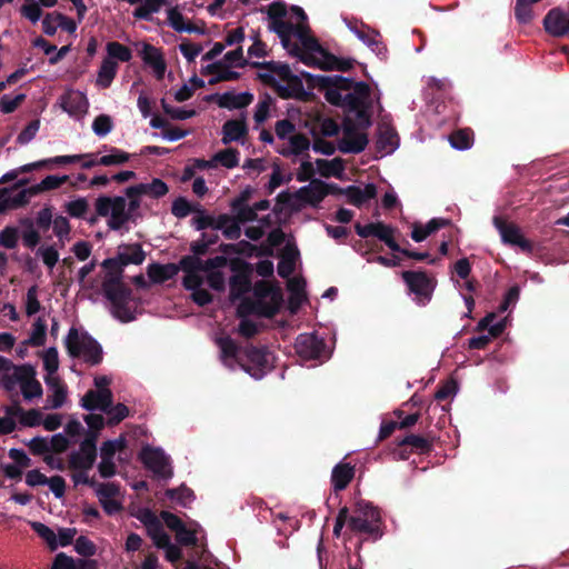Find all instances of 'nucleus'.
Masks as SVG:
<instances>
[{
    "mask_svg": "<svg viewBox=\"0 0 569 569\" xmlns=\"http://www.w3.org/2000/svg\"><path fill=\"white\" fill-rule=\"evenodd\" d=\"M220 349V360L229 369L237 366L252 378L262 379L273 368V356L266 346L257 347L252 343L239 346L231 337L220 336L214 339Z\"/></svg>",
    "mask_w": 569,
    "mask_h": 569,
    "instance_id": "1",
    "label": "nucleus"
},
{
    "mask_svg": "<svg viewBox=\"0 0 569 569\" xmlns=\"http://www.w3.org/2000/svg\"><path fill=\"white\" fill-rule=\"evenodd\" d=\"M102 291L111 303L114 318L122 322H130L136 319L134 311L130 307L132 289L119 279V277L104 278L102 281Z\"/></svg>",
    "mask_w": 569,
    "mask_h": 569,
    "instance_id": "2",
    "label": "nucleus"
},
{
    "mask_svg": "<svg viewBox=\"0 0 569 569\" xmlns=\"http://www.w3.org/2000/svg\"><path fill=\"white\" fill-rule=\"evenodd\" d=\"M64 345L70 357H82L90 366L101 363L103 358L102 347L88 332L79 335L77 328L71 327L66 337Z\"/></svg>",
    "mask_w": 569,
    "mask_h": 569,
    "instance_id": "3",
    "label": "nucleus"
},
{
    "mask_svg": "<svg viewBox=\"0 0 569 569\" xmlns=\"http://www.w3.org/2000/svg\"><path fill=\"white\" fill-rule=\"evenodd\" d=\"M348 113H355L357 128L367 129L371 126L373 100L371 89L367 82L358 81L355 92H348Z\"/></svg>",
    "mask_w": 569,
    "mask_h": 569,
    "instance_id": "4",
    "label": "nucleus"
},
{
    "mask_svg": "<svg viewBox=\"0 0 569 569\" xmlns=\"http://www.w3.org/2000/svg\"><path fill=\"white\" fill-rule=\"evenodd\" d=\"M94 208L99 217H109L107 224L111 230H121L126 223L131 222L127 199L122 196H100L96 199Z\"/></svg>",
    "mask_w": 569,
    "mask_h": 569,
    "instance_id": "5",
    "label": "nucleus"
},
{
    "mask_svg": "<svg viewBox=\"0 0 569 569\" xmlns=\"http://www.w3.org/2000/svg\"><path fill=\"white\" fill-rule=\"evenodd\" d=\"M229 266L233 272L229 279L230 300L234 302L252 289L250 278L252 268L248 262L240 258L231 259Z\"/></svg>",
    "mask_w": 569,
    "mask_h": 569,
    "instance_id": "6",
    "label": "nucleus"
},
{
    "mask_svg": "<svg viewBox=\"0 0 569 569\" xmlns=\"http://www.w3.org/2000/svg\"><path fill=\"white\" fill-rule=\"evenodd\" d=\"M401 278L419 303L426 305L431 300L436 280L429 277L426 271H402Z\"/></svg>",
    "mask_w": 569,
    "mask_h": 569,
    "instance_id": "7",
    "label": "nucleus"
},
{
    "mask_svg": "<svg viewBox=\"0 0 569 569\" xmlns=\"http://www.w3.org/2000/svg\"><path fill=\"white\" fill-rule=\"evenodd\" d=\"M97 460V433L86 432L79 450L69 455L68 466L72 470H90Z\"/></svg>",
    "mask_w": 569,
    "mask_h": 569,
    "instance_id": "8",
    "label": "nucleus"
},
{
    "mask_svg": "<svg viewBox=\"0 0 569 569\" xmlns=\"http://www.w3.org/2000/svg\"><path fill=\"white\" fill-rule=\"evenodd\" d=\"M139 459L159 479L167 480L173 476L170 459L160 448L143 447L139 453Z\"/></svg>",
    "mask_w": 569,
    "mask_h": 569,
    "instance_id": "9",
    "label": "nucleus"
},
{
    "mask_svg": "<svg viewBox=\"0 0 569 569\" xmlns=\"http://www.w3.org/2000/svg\"><path fill=\"white\" fill-rule=\"evenodd\" d=\"M492 222L505 244L518 247L526 253L533 251V243L523 237L520 228L516 223L508 222L500 216H495Z\"/></svg>",
    "mask_w": 569,
    "mask_h": 569,
    "instance_id": "10",
    "label": "nucleus"
},
{
    "mask_svg": "<svg viewBox=\"0 0 569 569\" xmlns=\"http://www.w3.org/2000/svg\"><path fill=\"white\" fill-rule=\"evenodd\" d=\"M368 136L359 133L357 126L352 119L346 117L343 119V137L339 140L338 149L342 153H360L368 144Z\"/></svg>",
    "mask_w": 569,
    "mask_h": 569,
    "instance_id": "11",
    "label": "nucleus"
},
{
    "mask_svg": "<svg viewBox=\"0 0 569 569\" xmlns=\"http://www.w3.org/2000/svg\"><path fill=\"white\" fill-rule=\"evenodd\" d=\"M325 347V340L316 333H300L295 342V350L303 360L319 359Z\"/></svg>",
    "mask_w": 569,
    "mask_h": 569,
    "instance_id": "12",
    "label": "nucleus"
},
{
    "mask_svg": "<svg viewBox=\"0 0 569 569\" xmlns=\"http://www.w3.org/2000/svg\"><path fill=\"white\" fill-rule=\"evenodd\" d=\"M301 76L307 80L308 84L312 88L315 87H335L340 92L341 91H350L355 92V88L358 82L351 78H346L342 76H315L309 72H302Z\"/></svg>",
    "mask_w": 569,
    "mask_h": 569,
    "instance_id": "13",
    "label": "nucleus"
},
{
    "mask_svg": "<svg viewBox=\"0 0 569 569\" xmlns=\"http://www.w3.org/2000/svg\"><path fill=\"white\" fill-rule=\"evenodd\" d=\"M206 100L208 102L216 101L220 108H226L229 110L242 109L248 107L252 102L253 94L250 92L234 93L228 91L222 94L213 93L207 96Z\"/></svg>",
    "mask_w": 569,
    "mask_h": 569,
    "instance_id": "14",
    "label": "nucleus"
},
{
    "mask_svg": "<svg viewBox=\"0 0 569 569\" xmlns=\"http://www.w3.org/2000/svg\"><path fill=\"white\" fill-rule=\"evenodd\" d=\"M253 295L257 300L270 298V302H267V307H273L274 316L280 311L283 303V293L278 284H271L264 280L257 281L253 286Z\"/></svg>",
    "mask_w": 569,
    "mask_h": 569,
    "instance_id": "15",
    "label": "nucleus"
},
{
    "mask_svg": "<svg viewBox=\"0 0 569 569\" xmlns=\"http://www.w3.org/2000/svg\"><path fill=\"white\" fill-rule=\"evenodd\" d=\"M545 30L553 37L569 32V14L560 8L551 9L543 18Z\"/></svg>",
    "mask_w": 569,
    "mask_h": 569,
    "instance_id": "16",
    "label": "nucleus"
},
{
    "mask_svg": "<svg viewBox=\"0 0 569 569\" xmlns=\"http://www.w3.org/2000/svg\"><path fill=\"white\" fill-rule=\"evenodd\" d=\"M140 57L147 66L152 68L158 80L163 79L167 64L160 49L144 42L140 51Z\"/></svg>",
    "mask_w": 569,
    "mask_h": 569,
    "instance_id": "17",
    "label": "nucleus"
},
{
    "mask_svg": "<svg viewBox=\"0 0 569 569\" xmlns=\"http://www.w3.org/2000/svg\"><path fill=\"white\" fill-rule=\"evenodd\" d=\"M325 181L312 179L308 186L301 187L295 192V198L301 202L317 207L325 198Z\"/></svg>",
    "mask_w": 569,
    "mask_h": 569,
    "instance_id": "18",
    "label": "nucleus"
},
{
    "mask_svg": "<svg viewBox=\"0 0 569 569\" xmlns=\"http://www.w3.org/2000/svg\"><path fill=\"white\" fill-rule=\"evenodd\" d=\"M32 186L29 188L20 189L17 192H8L6 189L0 191V213L9 209H18L29 203L31 197L37 196L33 193Z\"/></svg>",
    "mask_w": 569,
    "mask_h": 569,
    "instance_id": "19",
    "label": "nucleus"
},
{
    "mask_svg": "<svg viewBox=\"0 0 569 569\" xmlns=\"http://www.w3.org/2000/svg\"><path fill=\"white\" fill-rule=\"evenodd\" d=\"M348 203L361 208L367 201L377 197V186L367 183L363 189L358 186H348L345 188Z\"/></svg>",
    "mask_w": 569,
    "mask_h": 569,
    "instance_id": "20",
    "label": "nucleus"
},
{
    "mask_svg": "<svg viewBox=\"0 0 569 569\" xmlns=\"http://www.w3.org/2000/svg\"><path fill=\"white\" fill-rule=\"evenodd\" d=\"M88 99L80 91H71L62 97L61 107L73 117H82L88 111Z\"/></svg>",
    "mask_w": 569,
    "mask_h": 569,
    "instance_id": "21",
    "label": "nucleus"
},
{
    "mask_svg": "<svg viewBox=\"0 0 569 569\" xmlns=\"http://www.w3.org/2000/svg\"><path fill=\"white\" fill-rule=\"evenodd\" d=\"M355 466L350 462L337 463L331 472V483L335 492L345 490L355 477Z\"/></svg>",
    "mask_w": 569,
    "mask_h": 569,
    "instance_id": "22",
    "label": "nucleus"
},
{
    "mask_svg": "<svg viewBox=\"0 0 569 569\" xmlns=\"http://www.w3.org/2000/svg\"><path fill=\"white\" fill-rule=\"evenodd\" d=\"M92 153H82V154H71V156H57L53 158L36 161L32 163H28L21 166L22 172H31L36 169H40L43 167H50L51 164L64 166L70 163H76L82 161V159L92 157Z\"/></svg>",
    "mask_w": 569,
    "mask_h": 569,
    "instance_id": "23",
    "label": "nucleus"
},
{
    "mask_svg": "<svg viewBox=\"0 0 569 569\" xmlns=\"http://www.w3.org/2000/svg\"><path fill=\"white\" fill-rule=\"evenodd\" d=\"M237 311L239 317H246L249 315H257L264 318L274 317L273 307H267L266 300H251L249 298H243Z\"/></svg>",
    "mask_w": 569,
    "mask_h": 569,
    "instance_id": "24",
    "label": "nucleus"
},
{
    "mask_svg": "<svg viewBox=\"0 0 569 569\" xmlns=\"http://www.w3.org/2000/svg\"><path fill=\"white\" fill-rule=\"evenodd\" d=\"M12 375L4 373L0 379V386L8 392L16 390L17 383H22L23 380L28 379L32 375V366L24 363L21 366L13 365Z\"/></svg>",
    "mask_w": 569,
    "mask_h": 569,
    "instance_id": "25",
    "label": "nucleus"
},
{
    "mask_svg": "<svg viewBox=\"0 0 569 569\" xmlns=\"http://www.w3.org/2000/svg\"><path fill=\"white\" fill-rule=\"evenodd\" d=\"M248 133V126L244 118L227 120L222 126V143L229 144L239 141Z\"/></svg>",
    "mask_w": 569,
    "mask_h": 569,
    "instance_id": "26",
    "label": "nucleus"
},
{
    "mask_svg": "<svg viewBox=\"0 0 569 569\" xmlns=\"http://www.w3.org/2000/svg\"><path fill=\"white\" fill-rule=\"evenodd\" d=\"M349 528L357 533H365L377 540L382 537L383 532L378 523H372L371 520L365 519L361 516H351L349 518Z\"/></svg>",
    "mask_w": 569,
    "mask_h": 569,
    "instance_id": "27",
    "label": "nucleus"
},
{
    "mask_svg": "<svg viewBox=\"0 0 569 569\" xmlns=\"http://www.w3.org/2000/svg\"><path fill=\"white\" fill-rule=\"evenodd\" d=\"M399 146V136L390 126H381L377 139V149L380 152L391 153Z\"/></svg>",
    "mask_w": 569,
    "mask_h": 569,
    "instance_id": "28",
    "label": "nucleus"
},
{
    "mask_svg": "<svg viewBox=\"0 0 569 569\" xmlns=\"http://www.w3.org/2000/svg\"><path fill=\"white\" fill-rule=\"evenodd\" d=\"M305 286L306 283L302 279L295 278L288 282V290L290 291L288 303L291 313H296L307 299Z\"/></svg>",
    "mask_w": 569,
    "mask_h": 569,
    "instance_id": "29",
    "label": "nucleus"
},
{
    "mask_svg": "<svg viewBox=\"0 0 569 569\" xmlns=\"http://www.w3.org/2000/svg\"><path fill=\"white\" fill-rule=\"evenodd\" d=\"M178 270L179 268L173 263H151L148 267V276L152 282L163 283L172 279L178 273Z\"/></svg>",
    "mask_w": 569,
    "mask_h": 569,
    "instance_id": "30",
    "label": "nucleus"
},
{
    "mask_svg": "<svg viewBox=\"0 0 569 569\" xmlns=\"http://www.w3.org/2000/svg\"><path fill=\"white\" fill-rule=\"evenodd\" d=\"M289 144L290 147L282 148L278 151L286 158L291 156H300L307 152L310 148V140L305 133H293L289 137Z\"/></svg>",
    "mask_w": 569,
    "mask_h": 569,
    "instance_id": "31",
    "label": "nucleus"
},
{
    "mask_svg": "<svg viewBox=\"0 0 569 569\" xmlns=\"http://www.w3.org/2000/svg\"><path fill=\"white\" fill-rule=\"evenodd\" d=\"M120 249L123 251H119L118 257L124 266L141 264L146 259V252L140 243L122 244Z\"/></svg>",
    "mask_w": 569,
    "mask_h": 569,
    "instance_id": "32",
    "label": "nucleus"
},
{
    "mask_svg": "<svg viewBox=\"0 0 569 569\" xmlns=\"http://www.w3.org/2000/svg\"><path fill=\"white\" fill-rule=\"evenodd\" d=\"M134 186L138 190H132L133 192L141 193L142 196H148L153 199L162 198L169 192L168 184L159 178H153L151 182L148 183H138Z\"/></svg>",
    "mask_w": 569,
    "mask_h": 569,
    "instance_id": "33",
    "label": "nucleus"
},
{
    "mask_svg": "<svg viewBox=\"0 0 569 569\" xmlns=\"http://www.w3.org/2000/svg\"><path fill=\"white\" fill-rule=\"evenodd\" d=\"M316 164L319 173L325 178H341L345 170V162L341 158H335L332 160L317 159Z\"/></svg>",
    "mask_w": 569,
    "mask_h": 569,
    "instance_id": "34",
    "label": "nucleus"
},
{
    "mask_svg": "<svg viewBox=\"0 0 569 569\" xmlns=\"http://www.w3.org/2000/svg\"><path fill=\"white\" fill-rule=\"evenodd\" d=\"M33 46L43 50L46 54L54 53L49 58L50 64H57L61 61L67 53L70 51V46H63L59 50H57V46L50 43L42 37H38L33 40Z\"/></svg>",
    "mask_w": 569,
    "mask_h": 569,
    "instance_id": "35",
    "label": "nucleus"
},
{
    "mask_svg": "<svg viewBox=\"0 0 569 569\" xmlns=\"http://www.w3.org/2000/svg\"><path fill=\"white\" fill-rule=\"evenodd\" d=\"M399 445L402 447H410L411 451L421 455L429 453L433 448V443L430 439L415 433H410L399 440Z\"/></svg>",
    "mask_w": 569,
    "mask_h": 569,
    "instance_id": "36",
    "label": "nucleus"
},
{
    "mask_svg": "<svg viewBox=\"0 0 569 569\" xmlns=\"http://www.w3.org/2000/svg\"><path fill=\"white\" fill-rule=\"evenodd\" d=\"M118 63L110 59L104 58L98 71L97 84L102 88H109L117 74Z\"/></svg>",
    "mask_w": 569,
    "mask_h": 569,
    "instance_id": "37",
    "label": "nucleus"
},
{
    "mask_svg": "<svg viewBox=\"0 0 569 569\" xmlns=\"http://www.w3.org/2000/svg\"><path fill=\"white\" fill-rule=\"evenodd\" d=\"M132 190H138L134 184L127 187L124 189V198H128L127 210L131 217V222L136 223L138 219L142 218V214L139 211L142 194L133 192Z\"/></svg>",
    "mask_w": 569,
    "mask_h": 569,
    "instance_id": "38",
    "label": "nucleus"
},
{
    "mask_svg": "<svg viewBox=\"0 0 569 569\" xmlns=\"http://www.w3.org/2000/svg\"><path fill=\"white\" fill-rule=\"evenodd\" d=\"M373 237H377L380 241L385 242L386 246L392 251L401 250V247L393 238L395 229L381 221L376 222Z\"/></svg>",
    "mask_w": 569,
    "mask_h": 569,
    "instance_id": "39",
    "label": "nucleus"
},
{
    "mask_svg": "<svg viewBox=\"0 0 569 569\" xmlns=\"http://www.w3.org/2000/svg\"><path fill=\"white\" fill-rule=\"evenodd\" d=\"M20 224L26 229L22 231V242L24 247L34 249L40 242V233L34 229V223L30 218L21 219Z\"/></svg>",
    "mask_w": 569,
    "mask_h": 569,
    "instance_id": "40",
    "label": "nucleus"
},
{
    "mask_svg": "<svg viewBox=\"0 0 569 569\" xmlns=\"http://www.w3.org/2000/svg\"><path fill=\"white\" fill-rule=\"evenodd\" d=\"M541 0H516L515 18L520 24H527L533 19L531 6Z\"/></svg>",
    "mask_w": 569,
    "mask_h": 569,
    "instance_id": "41",
    "label": "nucleus"
},
{
    "mask_svg": "<svg viewBox=\"0 0 569 569\" xmlns=\"http://www.w3.org/2000/svg\"><path fill=\"white\" fill-rule=\"evenodd\" d=\"M287 86L289 88V92L293 94V99L308 102L313 99V93L308 92L303 88V83L300 77L292 74L290 78L286 80Z\"/></svg>",
    "mask_w": 569,
    "mask_h": 569,
    "instance_id": "42",
    "label": "nucleus"
},
{
    "mask_svg": "<svg viewBox=\"0 0 569 569\" xmlns=\"http://www.w3.org/2000/svg\"><path fill=\"white\" fill-rule=\"evenodd\" d=\"M69 181V176H47L44 179L41 180L40 183H37L32 186V192L33 193H41L49 190H54L60 188L63 183Z\"/></svg>",
    "mask_w": 569,
    "mask_h": 569,
    "instance_id": "43",
    "label": "nucleus"
},
{
    "mask_svg": "<svg viewBox=\"0 0 569 569\" xmlns=\"http://www.w3.org/2000/svg\"><path fill=\"white\" fill-rule=\"evenodd\" d=\"M449 141L451 147L455 149H469L473 142L472 131L469 129L456 130L449 136Z\"/></svg>",
    "mask_w": 569,
    "mask_h": 569,
    "instance_id": "44",
    "label": "nucleus"
},
{
    "mask_svg": "<svg viewBox=\"0 0 569 569\" xmlns=\"http://www.w3.org/2000/svg\"><path fill=\"white\" fill-rule=\"evenodd\" d=\"M21 392L26 400H31L42 396V386L36 379V370L32 367V375L21 383Z\"/></svg>",
    "mask_w": 569,
    "mask_h": 569,
    "instance_id": "45",
    "label": "nucleus"
},
{
    "mask_svg": "<svg viewBox=\"0 0 569 569\" xmlns=\"http://www.w3.org/2000/svg\"><path fill=\"white\" fill-rule=\"evenodd\" d=\"M109 151V154L99 158V162L101 163V166H120L127 163L130 160L131 156L119 148L110 147Z\"/></svg>",
    "mask_w": 569,
    "mask_h": 569,
    "instance_id": "46",
    "label": "nucleus"
},
{
    "mask_svg": "<svg viewBox=\"0 0 569 569\" xmlns=\"http://www.w3.org/2000/svg\"><path fill=\"white\" fill-rule=\"evenodd\" d=\"M251 67L253 68H263L267 69L271 73H276L280 77L281 80L286 81L288 78L292 76L290 67L286 63L276 62V61H264V62H252Z\"/></svg>",
    "mask_w": 569,
    "mask_h": 569,
    "instance_id": "47",
    "label": "nucleus"
},
{
    "mask_svg": "<svg viewBox=\"0 0 569 569\" xmlns=\"http://www.w3.org/2000/svg\"><path fill=\"white\" fill-rule=\"evenodd\" d=\"M239 156L240 152L234 148H227L217 152L213 156V161L219 162L222 167L227 169H232L239 166Z\"/></svg>",
    "mask_w": 569,
    "mask_h": 569,
    "instance_id": "48",
    "label": "nucleus"
},
{
    "mask_svg": "<svg viewBox=\"0 0 569 569\" xmlns=\"http://www.w3.org/2000/svg\"><path fill=\"white\" fill-rule=\"evenodd\" d=\"M107 52L108 57L112 60L117 59L121 62H129L132 58V52L130 48L127 46L118 42V41H110L107 43Z\"/></svg>",
    "mask_w": 569,
    "mask_h": 569,
    "instance_id": "49",
    "label": "nucleus"
},
{
    "mask_svg": "<svg viewBox=\"0 0 569 569\" xmlns=\"http://www.w3.org/2000/svg\"><path fill=\"white\" fill-rule=\"evenodd\" d=\"M32 530L42 538L51 551L58 548V540L54 531L42 522H31Z\"/></svg>",
    "mask_w": 569,
    "mask_h": 569,
    "instance_id": "50",
    "label": "nucleus"
},
{
    "mask_svg": "<svg viewBox=\"0 0 569 569\" xmlns=\"http://www.w3.org/2000/svg\"><path fill=\"white\" fill-rule=\"evenodd\" d=\"M357 516H361L365 519L371 520L372 523H378L381 527V515L380 510L367 501H359L356 505Z\"/></svg>",
    "mask_w": 569,
    "mask_h": 569,
    "instance_id": "51",
    "label": "nucleus"
},
{
    "mask_svg": "<svg viewBox=\"0 0 569 569\" xmlns=\"http://www.w3.org/2000/svg\"><path fill=\"white\" fill-rule=\"evenodd\" d=\"M47 323L42 318H38L33 326L28 343L33 347H41L46 343Z\"/></svg>",
    "mask_w": 569,
    "mask_h": 569,
    "instance_id": "52",
    "label": "nucleus"
},
{
    "mask_svg": "<svg viewBox=\"0 0 569 569\" xmlns=\"http://www.w3.org/2000/svg\"><path fill=\"white\" fill-rule=\"evenodd\" d=\"M53 232L58 237L60 247L64 246V240L68 239L71 226L69 220L63 216H57L52 221Z\"/></svg>",
    "mask_w": 569,
    "mask_h": 569,
    "instance_id": "53",
    "label": "nucleus"
},
{
    "mask_svg": "<svg viewBox=\"0 0 569 569\" xmlns=\"http://www.w3.org/2000/svg\"><path fill=\"white\" fill-rule=\"evenodd\" d=\"M317 88L325 91V98L330 104L343 108L345 110L348 108L347 93L343 96L338 89L331 86Z\"/></svg>",
    "mask_w": 569,
    "mask_h": 569,
    "instance_id": "54",
    "label": "nucleus"
},
{
    "mask_svg": "<svg viewBox=\"0 0 569 569\" xmlns=\"http://www.w3.org/2000/svg\"><path fill=\"white\" fill-rule=\"evenodd\" d=\"M148 536L152 539L157 548H162L169 545L171 541L170 536L164 531L161 521L147 529Z\"/></svg>",
    "mask_w": 569,
    "mask_h": 569,
    "instance_id": "55",
    "label": "nucleus"
},
{
    "mask_svg": "<svg viewBox=\"0 0 569 569\" xmlns=\"http://www.w3.org/2000/svg\"><path fill=\"white\" fill-rule=\"evenodd\" d=\"M166 496L169 499L177 500L181 506H186L188 501H191L194 497L193 491L186 485H181L178 488L167 489Z\"/></svg>",
    "mask_w": 569,
    "mask_h": 569,
    "instance_id": "56",
    "label": "nucleus"
},
{
    "mask_svg": "<svg viewBox=\"0 0 569 569\" xmlns=\"http://www.w3.org/2000/svg\"><path fill=\"white\" fill-rule=\"evenodd\" d=\"M296 254H298L297 250L292 253L286 252L278 262L277 271L281 278H288L295 271Z\"/></svg>",
    "mask_w": 569,
    "mask_h": 569,
    "instance_id": "57",
    "label": "nucleus"
},
{
    "mask_svg": "<svg viewBox=\"0 0 569 569\" xmlns=\"http://www.w3.org/2000/svg\"><path fill=\"white\" fill-rule=\"evenodd\" d=\"M89 210V203L86 198H78L76 200L66 203V211L72 218H84V214Z\"/></svg>",
    "mask_w": 569,
    "mask_h": 569,
    "instance_id": "58",
    "label": "nucleus"
},
{
    "mask_svg": "<svg viewBox=\"0 0 569 569\" xmlns=\"http://www.w3.org/2000/svg\"><path fill=\"white\" fill-rule=\"evenodd\" d=\"M273 99L269 94H264V97L259 100L253 114V119L258 124L264 122L268 119Z\"/></svg>",
    "mask_w": 569,
    "mask_h": 569,
    "instance_id": "59",
    "label": "nucleus"
},
{
    "mask_svg": "<svg viewBox=\"0 0 569 569\" xmlns=\"http://www.w3.org/2000/svg\"><path fill=\"white\" fill-rule=\"evenodd\" d=\"M113 128L112 119L108 114H99L92 122V130L99 137L107 136Z\"/></svg>",
    "mask_w": 569,
    "mask_h": 569,
    "instance_id": "60",
    "label": "nucleus"
},
{
    "mask_svg": "<svg viewBox=\"0 0 569 569\" xmlns=\"http://www.w3.org/2000/svg\"><path fill=\"white\" fill-rule=\"evenodd\" d=\"M26 100L24 93H19L14 98H11L8 94H4L0 99V110L8 114L12 113L17 110V108Z\"/></svg>",
    "mask_w": 569,
    "mask_h": 569,
    "instance_id": "61",
    "label": "nucleus"
},
{
    "mask_svg": "<svg viewBox=\"0 0 569 569\" xmlns=\"http://www.w3.org/2000/svg\"><path fill=\"white\" fill-rule=\"evenodd\" d=\"M74 550L82 557H92L97 552V547L89 538L80 536L74 541Z\"/></svg>",
    "mask_w": 569,
    "mask_h": 569,
    "instance_id": "62",
    "label": "nucleus"
},
{
    "mask_svg": "<svg viewBox=\"0 0 569 569\" xmlns=\"http://www.w3.org/2000/svg\"><path fill=\"white\" fill-rule=\"evenodd\" d=\"M108 415V425L116 426L129 416V409L123 403H117L106 412Z\"/></svg>",
    "mask_w": 569,
    "mask_h": 569,
    "instance_id": "63",
    "label": "nucleus"
},
{
    "mask_svg": "<svg viewBox=\"0 0 569 569\" xmlns=\"http://www.w3.org/2000/svg\"><path fill=\"white\" fill-rule=\"evenodd\" d=\"M18 229L14 227H6L0 231V244L6 249H14L18 244Z\"/></svg>",
    "mask_w": 569,
    "mask_h": 569,
    "instance_id": "64",
    "label": "nucleus"
}]
</instances>
